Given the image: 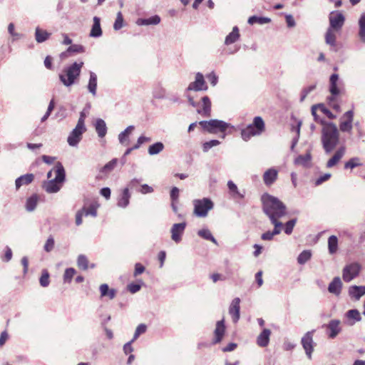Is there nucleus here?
Here are the masks:
<instances>
[{"label": "nucleus", "mask_w": 365, "mask_h": 365, "mask_svg": "<svg viewBox=\"0 0 365 365\" xmlns=\"http://www.w3.org/2000/svg\"><path fill=\"white\" fill-rule=\"evenodd\" d=\"M83 64V61H76L68 65L63 69L58 77L64 86L71 87L76 83L79 79Z\"/></svg>", "instance_id": "nucleus-3"}, {"label": "nucleus", "mask_w": 365, "mask_h": 365, "mask_svg": "<svg viewBox=\"0 0 365 365\" xmlns=\"http://www.w3.org/2000/svg\"><path fill=\"white\" fill-rule=\"evenodd\" d=\"M51 36L46 30L40 29L38 26L35 30V39L38 43H43L46 41Z\"/></svg>", "instance_id": "nucleus-33"}, {"label": "nucleus", "mask_w": 365, "mask_h": 365, "mask_svg": "<svg viewBox=\"0 0 365 365\" xmlns=\"http://www.w3.org/2000/svg\"><path fill=\"white\" fill-rule=\"evenodd\" d=\"M342 288V282L339 277H335L328 286V291L336 295L339 296L341 293Z\"/></svg>", "instance_id": "nucleus-19"}, {"label": "nucleus", "mask_w": 365, "mask_h": 365, "mask_svg": "<svg viewBox=\"0 0 365 365\" xmlns=\"http://www.w3.org/2000/svg\"><path fill=\"white\" fill-rule=\"evenodd\" d=\"M202 108L197 109V113L203 116L208 117L211 113V101L208 96L202 98Z\"/></svg>", "instance_id": "nucleus-24"}, {"label": "nucleus", "mask_w": 365, "mask_h": 365, "mask_svg": "<svg viewBox=\"0 0 365 365\" xmlns=\"http://www.w3.org/2000/svg\"><path fill=\"white\" fill-rule=\"evenodd\" d=\"M34 180V175L32 173H28L19 177L15 181L16 189L19 190L23 185H29Z\"/></svg>", "instance_id": "nucleus-23"}, {"label": "nucleus", "mask_w": 365, "mask_h": 365, "mask_svg": "<svg viewBox=\"0 0 365 365\" xmlns=\"http://www.w3.org/2000/svg\"><path fill=\"white\" fill-rule=\"evenodd\" d=\"M225 331V327L224 323V319L220 320L216 324V327L215 329V339L214 343L217 344L222 341L224 334Z\"/></svg>", "instance_id": "nucleus-22"}, {"label": "nucleus", "mask_w": 365, "mask_h": 365, "mask_svg": "<svg viewBox=\"0 0 365 365\" xmlns=\"http://www.w3.org/2000/svg\"><path fill=\"white\" fill-rule=\"evenodd\" d=\"M322 327L327 328V334L329 339H332L342 331L341 321L339 319H331L327 324L322 325Z\"/></svg>", "instance_id": "nucleus-12"}, {"label": "nucleus", "mask_w": 365, "mask_h": 365, "mask_svg": "<svg viewBox=\"0 0 365 365\" xmlns=\"http://www.w3.org/2000/svg\"><path fill=\"white\" fill-rule=\"evenodd\" d=\"M359 32L358 36L360 41L365 43V14L361 15L359 21Z\"/></svg>", "instance_id": "nucleus-35"}, {"label": "nucleus", "mask_w": 365, "mask_h": 365, "mask_svg": "<svg viewBox=\"0 0 365 365\" xmlns=\"http://www.w3.org/2000/svg\"><path fill=\"white\" fill-rule=\"evenodd\" d=\"M334 29H328L325 34V41L327 44L334 46L336 45V35Z\"/></svg>", "instance_id": "nucleus-41"}, {"label": "nucleus", "mask_w": 365, "mask_h": 365, "mask_svg": "<svg viewBox=\"0 0 365 365\" xmlns=\"http://www.w3.org/2000/svg\"><path fill=\"white\" fill-rule=\"evenodd\" d=\"M240 299L239 297L235 298L229 308V313L232 316L234 323L238 322L240 319Z\"/></svg>", "instance_id": "nucleus-17"}, {"label": "nucleus", "mask_w": 365, "mask_h": 365, "mask_svg": "<svg viewBox=\"0 0 365 365\" xmlns=\"http://www.w3.org/2000/svg\"><path fill=\"white\" fill-rule=\"evenodd\" d=\"M86 131V127H82L80 125H76V127L73 129V130L70 133L67 138V142L68 145L72 147L77 146L82 139L83 134Z\"/></svg>", "instance_id": "nucleus-11"}, {"label": "nucleus", "mask_w": 365, "mask_h": 365, "mask_svg": "<svg viewBox=\"0 0 365 365\" xmlns=\"http://www.w3.org/2000/svg\"><path fill=\"white\" fill-rule=\"evenodd\" d=\"M240 32L237 26H234L232 31L226 36L225 40V45H230L235 43L240 38Z\"/></svg>", "instance_id": "nucleus-31"}, {"label": "nucleus", "mask_w": 365, "mask_h": 365, "mask_svg": "<svg viewBox=\"0 0 365 365\" xmlns=\"http://www.w3.org/2000/svg\"><path fill=\"white\" fill-rule=\"evenodd\" d=\"M194 214L199 217H205L210 210L213 208V202L209 198L193 200Z\"/></svg>", "instance_id": "nucleus-7"}, {"label": "nucleus", "mask_w": 365, "mask_h": 365, "mask_svg": "<svg viewBox=\"0 0 365 365\" xmlns=\"http://www.w3.org/2000/svg\"><path fill=\"white\" fill-rule=\"evenodd\" d=\"M139 192L142 194L151 193L153 192V188L147 184H143L141 185Z\"/></svg>", "instance_id": "nucleus-63"}, {"label": "nucleus", "mask_w": 365, "mask_h": 365, "mask_svg": "<svg viewBox=\"0 0 365 365\" xmlns=\"http://www.w3.org/2000/svg\"><path fill=\"white\" fill-rule=\"evenodd\" d=\"M54 245H55L54 239L52 236H50L47 239V240L44 245L43 249L46 252H50L54 248Z\"/></svg>", "instance_id": "nucleus-54"}, {"label": "nucleus", "mask_w": 365, "mask_h": 365, "mask_svg": "<svg viewBox=\"0 0 365 365\" xmlns=\"http://www.w3.org/2000/svg\"><path fill=\"white\" fill-rule=\"evenodd\" d=\"M279 220V219L270 220L271 223L274 227V230L272 231L274 235L280 234L283 227V224Z\"/></svg>", "instance_id": "nucleus-46"}, {"label": "nucleus", "mask_w": 365, "mask_h": 365, "mask_svg": "<svg viewBox=\"0 0 365 365\" xmlns=\"http://www.w3.org/2000/svg\"><path fill=\"white\" fill-rule=\"evenodd\" d=\"M318 108L320 110L325 114L329 119L333 120L336 118L328 108H327L323 104H318Z\"/></svg>", "instance_id": "nucleus-56"}, {"label": "nucleus", "mask_w": 365, "mask_h": 365, "mask_svg": "<svg viewBox=\"0 0 365 365\" xmlns=\"http://www.w3.org/2000/svg\"><path fill=\"white\" fill-rule=\"evenodd\" d=\"M262 210L269 220L280 219L287 212L286 205L277 197L264 193L261 197Z\"/></svg>", "instance_id": "nucleus-1"}, {"label": "nucleus", "mask_w": 365, "mask_h": 365, "mask_svg": "<svg viewBox=\"0 0 365 365\" xmlns=\"http://www.w3.org/2000/svg\"><path fill=\"white\" fill-rule=\"evenodd\" d=\"M346 153V148L344 146H341L339 148L333 156L327 161V168H331L335 166L340 160L344 157Z\"/></svg>", "instance_id": "nucleus-16"}, {"label": "nucleus", "mask_w": 365, "mask_h": 365, "mask_svg": "<svg viewBox=\"0 0 365 365\" xmlns=\"http://www.w3.org/2000/svg\"><path fill=\"white\" fill-rule=\"evenodd\" d=\"M76 274V270L73 268H67L65 270L63 274V281L64 282L70 283L71 282L72 278Z\"/></svg>", "instance_id": "nucleus-47"}, {"label": "nucleus", "mask_w": 365, "mask_h": 365, "mask_svg": "<svg viewBox=\"0 0 365 365\" xmlns=\"http://www.w3.org/2000/svg\"><path fill=\"white\" fill-rule=\"evenodd\" d=\"M361 265L358 262H351L346 264L342 270V278L344 282H349L359 276Z\"/></svg>", "instance_id": "nucleus-8"}, {"label": "nucleus", "mask_w": 365, "mask_h": 365, "mask_svg": "<svg viewBox=\"0 0 365 365\" xmlns=\"http://www.w3.org/2000/svg\"><path fill=\"white\" fill-rule=\"evenodd\" d=\"M361 165V163H360V159L359 158H352L350 160H349L347 162L344 164V168L345 169H353L358 166Z\"/></svg>", "instance_id": "nucleus-44"}, {"label": "nucleus", "mask_w": 365, "mask_h": 365, "mask_svg": "<svg viewBox=\"0 0 365 365\" xmlns=\"http://www.w3.org/2000/svg\"><path fill=\"white\" fill-rule=\"evenodd\" d=\"M314 332L315 329L307 331L304 334L301 339L302 346L304 349L307 356L309 359H312V354L314 351V348L316 344L313 340Z\"/></svg>", "instance_id": "nucleus-9"}, {"label": "nucleus", "mask_w": 365, "mask_h": 365, "mask_svg": "<svg viewBox=\"0 0 365 365\" xmlns=\"http://www.w3.org/2000/svg\"><path fill=\"white\" fill-rule=\"evenodd\" d=\"M329 28L336 31L341 29L344 23V16L340 12L332 11L329 15Z\"/></svg>", "instance_id": "nucleus-14"}, {"label": "nucleus", "mask_w": 365, "mask_h": 365, "mask_svg": "<svg viewBox=\"0 0 365 365\" xmlns=\"http://www.w3.org/2000/svg\"><path fill=\"white\" fill-rule=\"evenodd\" d=\"M249 24H258L260 25L266 24L271 22V19L264 16H252L247 21Z\"/></svg>", "instance_id": "nucleus-37"}, {"label": "nucleus", "mask_w": 365, "mask_h": 365, "mask_svg": "<svg viewBox=\"0 0 365 365\" xmlns=\"http://www.w3.org/2000/svg\"><path fill=\"white\" fill-rule=\"evenodd\" d=\"M278 172L274 168H269L263 175V180L266 185H272L277 178Z\"/></svg>", "instance_id": "nucleus-21"}, {"label": "nucleus", "mask_w": 365, "mask_h": 365, "mask_svg": "<svg viewBox=\"0 0 365 365\" xmlns=\"http://www.w3.org/2000/svg\"><path fill=\"white\" fill-rule=\"evenodd\" d=\"M297 222V219H292L287 222L284 225V232L287 235L292 234L294 227L295 226Z\"/></svg>", "instance_id": "nucleus-49"}, {"label": "nucleus", "mask_w": 365, "mask_h": 365, "mask_svg": "<svg viewBox=\"0 0 365 365\" xmlns=\"http://www.w3.org/2000/svg\"><path fill=\"white\" fill-rule=\"evenodd\" d=\"M160 22V17L158 15L147 19H138L136 24L138 26L157 25Z\"/></svg>", "instance_id": "nucleus-30"}, {"label": "nucleus", "mask_w": 365, "mask_h": 365, "mask_svg": "<svg viewBox=\"0 0 365 365\" xmlns=\"http://www.w3.org/2000/svg\"><path fill=\"white\" fill-rule=\"evenodd\" d=\"M220 144V142L217 140H211L205 142L202 145V149L204 152H207L212 147L217 146Z\"/></svg>", "instance_id": "nucleus-51"}, {"label": "nucleus", "mask_w": 365, "mask_h": 365, "mask_svg": "<svg viewBox=\"0 0 365 365\" xmlns=\"http://www.w3.org/2000/svg\"><path fill=\"white\" fill-rule=\"evenodd\" d=\"M207 79L210 82L211 85L215 86L217 85L218 81V77L214 71L211 72L207 76Z\"/></svg>", "instance_id": "nucleus-60"}, {"label": "nucleus", "mask_w": 365, "mask_h": 365, "mask_svg": "<svg viewBox=\"0 0 365 365\" xmlns=\"http://www.w3.org/2000/svg\"><path fill=\"white\" fill-rule=\"evenodd\" d=\"M264 130L265 125L262 118L256 116L254 118L252 123L242 130L241 137L245 141H247L253 136L260 135Z\"/></svg>", "instance_id": "nucleus-5"}, {"label": "nucleus", "mask_w": 365, "mask_h": 365, "mask_svg": "<svg viewBox=\"0 0 365 365\" xmlns=\"http://www.w3.org/2000/svg\"><path fill=\"white\" fill-rule=\"evenodd\" d=\"M94 126L99 138H103L106 136L107 133V126L106 122L103 119H97Z\"/></svg>", "instance_id": "nucleus-29"}, {"label": "nucleus", "mask_w": 365, "mask_h": 365, "mask_svg": "<svg viewBox=\"0 0 365 365\" xmlns=\"http://www.w3.org/2000/svg\"><path fill=\"white\" fill-rule=\"evenodd\" d=\"M271 331L269 329H264L257 338V344L260 347H266L269 342Z\"/></svg>", "instance_id": "nucleus-20"}, {"label": "nucleus", "mask_w": 365, "mask_h": 365, "mask_svg": "<svg viewBox=\"0 0 365 365\" xmlns=\"http://www.w3.org/2000/svg\"><path fill=\"white\" fill-rule=\"evenodd\" d=\"M329 91L331 93L332 96L329 98L330 101H333L334 100V96L339 94V89L337 87V84H330Z\"/></svg>", "instance_id": "nucleus-57"}, {"label": "nucleus", "mask_w": 365, "mask_h": 365, "mask_svg": "<svg viewBox=\"0 0 365 365\" xmlns=\"http://www.w3.org/2000/svg\"><path fill=\"white\" fill-rule=\"evenodd\" d=\"M338 249V239L336 236L331 235L328 239V250L331 255L336 252Z\"/></svg>", "instance_id": "nucleus-38"}, {"label": "nucleus", "mask_w": 365, "mask_h": 365, "mask_svg": "<svg viewBox=\"0 0 365 365\" xmlns=\"http://www.w3.org/2000/svg\"><path fill=\"white\" fill-rule=\"evenodd\" d=\"M83 209H84V214H83L84 216H88V215H91L93 217L97 216V210H96V208L93 205H91L88 208L83 207Z\"/></svg>", "instance_id": "nucleus-59"}, {"label": "nucleus", "mask_w": 365, "mask_h": 365, "mask_svg": "<svg viewBox=\"0 0 365 365\" xmlns=\"http://www.w3.org/2000/svg\"><path fill=\"white\" fill-rule=\"evenodd\" d=\"M102 36V29L101 27V19L98 16L93 17V24L92 26L90 36L98 38Z\"/></svg>", "instance_id": "nucleus-27"}, {"label": "nucleus", "mask_w": 365, "mask_h": 365, "mask_svg": "<svg viewBox=\"0 0 365 365\" xmlns=\"http://www.w3.org/2000/svg\"><path fill=\"white\" fill-rule=\"evenodd\" d=\"M312 160V155L309 151L305 155H299L294 159V164L304 168L309 166Z\"/></svg>", "instance_id": "nucleus-26"}, {"label": "nucleus", "mask_w": 365, "mask_h": 365, "mask_svg": "<svg viewBox=\"0 0 365 365\" xmlns=\"http://www.w3.org/2000/svg\"><path fill=\"white\" fill-rule=\"evenodd\" d=\"M331 175L330 173H324V175L319 176L316 180H315V185L319 186L321 184H322L324 182L328 180L331 178Z\"/></svg>", "instance_id": "nucleus-58"}, {"label": "nucleus", "mask_w": 365, "mask_h": 365, "mask_svg": "<svg viewBox=\"0 0 365 365\" xmlns=\"http://www.w3.org/2000/svg\"><path fill=\"white\" fill-rule=\"evenodd\" d=\"M130 198V194L128 187H125L118 200V206L122 208L126 207L129 205Z\"/></svg>", "instance_id": "nucleus-28"}, {"label": "nucleus", "mask_w": 365, "mask_h": 365, "mask_svg": "<svg viewBox=\"0 0 365 365\" xmlns=\"http://www.w3.org/2000/svg\"><path fill=\"white\" fill-rule=\"evenodd\" d=\"M349 294L351 297L359 300L363 295L365 294V286L354 285L349 287Z\"/></svg>", "instance_id": "nucleus-25"}, {"label": "nucleus", "mask_w": 365, "mask_h": 365, "mask_svg": "<svg viewBox=\"0 0 365 365\" xmlns=\"http://www.w3.org/2000/svg\"><path fill=\"white\" fill-rule=\"evenodd\" d=\"M67 52L81 53L85 52V48L82 45L73 44L67 48Z\"/></svg>", "instance_id": "nucleus-53"}, {"label": "nucleus", "mask_w": 365, "mask_h": 365, "mask_svg": "<svg viewBox=\"0 0 365 365\" xmlns=\"http://www.w3.org/2000/svg\"><path fill=\"white\" fill-rule=\"evenodd\" d=\"M135 127L133 125L128 126L123 131L119 133L118 140L120 144L127 145L128 135L133 131Z\"/></svg>", "instance_id": "nucleus-36"}, {"label": "nucleus", "mask_w": 365, "mask_h": 365, "mask_svg": "<svg viewBox=\"0 0 365 365\" xmlns=\"http://www.w3.org/2000/svg\"><path fill=\"white\" fill-rule=\"evenodd\" d=\"M101 297H108L110 299L115 298L116 295V291L114 289H109L107 284H102L100 287Z\"/></svg>", "instance_id": "nucleus-32"}, {"label": "nucleus", "mask_w": 365, "mask_h": 365, "mask_svg": "<svg viewBox=\"0 0 365 365\" xmlns=\"http://www.w3.org/2000/svg\"><path fill=\"white\" fill-rule=\"evenodd\" d=\"M97 86H98V76L96 73L93 71H90L89 73V80L87 85L88 91L92 95V96L96 97L97 95Z\"/></svg>", "instance_id": "nucleus-18"}, {"label": "nucleus", "mask_w": 365, "mask_h": 365, "mask_svg": "<svg viewBox=\"0 0 365 365\" xmlns=\"http://www.w3.org/2000/svg\"><path fill=\"white\" fill-rule=\"evenodd\" d=\"M197 235L200 237H202L205 240H210L212 242H213L214 244L217 245V240H215V238L213 237L211 232L208 229L205 228V229L200 230L197 232Z\"/></svg>", "instance_id": "nucleus-39"}, {"label": "nucleus", "mask_w": 365, "mask_h": 365, "mask_svg": "<svg viewBox=\"0 0 365 365\" xmlns=\"http://www.w3.org/2000/svg\"><path fill=\"white\" fill-rule=\"evenodd\" d=\"M38 196L36 194H33L31 196L27 198L25 207L28 212L34 211L38 204Z\"/></svg>", "instance_id": "nucleus-34"}, {"label": "nucleus", "mask_w": 365, "mask_h": 365, "mask_svg": "<svg viewBox=\"0 0 365 365\" xmlns=\"http://www.w3.org/2000/svg\"><path fill=\"white\" fill-rule=\"evenodd\" d=\"M346 317L348 319H354V322H359L361 317L359 312L357 309H350L346 313Z\"/></svg>", "instance_id": "nucleus-45"}, {"label": "nucleus", "mask_w": 365, "mask_h": 365, "mask_svg": "<svg viewBox=\"0 0 365 365\" xmlns=\"http://www.w3.org/2000/svg\"><path fill=\"white\" fill-rule=\"evenodd\" d=\"M342 118H346L345 120H341L339 124V129L341 132L351 133L353 128L354 112L350 110L346 111L342 116Z\"/></svg>", "instance_id": "nucleus-15"}, {"label": "nucleus", "mask_w": 365, "mask_h": 365, "mask_svg": "<svg viewBox=\"0 0 365 365\" xmlns=\"http://www.w3.org/2000/svg\"><path fill=\"white\" fill-rule=\"evenodd\" d=\"M39 282L41 286L46 287L49 284V274L46 270H44L40 277Z\"/></svg>", "instance_id": "nucleus-50"}, {"label": "nucleus", "mask_w": 365, "mask_h": 365, "mask_svg": "<svg viewBox=\"0 0 365 365\" xmlns=\"http://www.w3.org/2000/svg\"><path fill=\"white\" fill-rule=\"evenodd\" d=\"M164 149V145L161 142H157L149 146L148 152L150 155H155L160 153Z\"/></svg>", "instance_id": "nucleus-40"}, {"label": "nucleus", "mask_w": 365, "mask_h": 365, "mask_svg": "<svg viewBox=\"0 0 365 365\" xmlns=\"http://www.w3.org/2000/svg\"><path fill=\"white\" fill-rule=\"evenodd\" d=\"M199 124L203 130L212 134H215L217 132L224 133L230 126L229 123L217 119L202 120L199 122Z\"/></svg>", "instance_id": "nucleus-6"}, {"label": "nucleus", "mask_w": 365, "mask_h": 365, "mask_svg": "<svg viewBox=\"0 0 365 365\" xmlns=\"http://www.w3.org/2000/svg\"><path fill=\"white\" fill-rule=\"evenodd\" d=\"M208 89V86L205 81L202 73L197 72L195 74V81L191 82L187 88L186 92L188 91H205Z\"/></svg>", "instance_id": "nucleus-10"}, {"label": "nucleus", "mask_w": 365, "mask_h": 365, "mask_svg": "<svg viewBox=\"0 0 365 365\" xmlns=\"http://www.w3.org/2000/svg\"><path fill=\"white\" fill-rule=\"evenodd\" d=\"M140 288L141 286L140 284L135 283H131L128 285V290L132 294L138 292L140 289Z\"/></svg>", "instance_id": "nucleus-62"}, {"label": "nucleus", "mask_w": 365, "mask_h": 365, "mask_svg": "<svg viewBox=\"0 0 365 365\" xmlns=\"http://www.w3.org/2000/svg\"><path fill=\"white\" fill-rule=\"evenodd\" d=\"M123 26V17L120 11L118 12L115 21L113 24V29L115 31L120 29Z\"/></svg>", "instance_id": "nucleus-48"}, {"label": "nucleus", "mask_w": 365, "mask_h": 365, "mask_svg": "<svg viewBox=\"0 0 365 365\" xmlns=\"http://www.w3.org/2000/svg\"><path fill=\"white\" fill-rule=\"evenodd\" d=\"M56 176L53 179L46 181L43 184V188L48 193H55L60 190L61 183L64 182L66 178V173L61 163L58 162L54 167Z\"/></svg>", "instance_id": "nucleus-4"}, {"label": "nucleus", "mask_w": 365, "mask_h": 365, "mask_svg": "<svg viewBox=\"0 0 365 365\" xmlns=\"http://www.w3.org/2000/svg\"><path fill=\"white\" fill-rule=\"evenodd\" d=\"M322 129V144L326 154L331 153L339 143V133L336 125L331 122L320 120Z\"/></svg>", "instance_id": "nucleus-2"}, {"label": "nucleus", "mask_w": 365, "mask_h": 365, "mask_svg": "<svg viewBox=\"0 0 365 365\" xmlns=\"http://www.w3.org/2000/svg\"><path fill=\"white\" fill-rule=\"evenodd\" d=\"M117 162H118V160L116 158L111 160L110 162L106 163L103 167L102 172H105V173L110 172L116 166Z\"/></svg>", "instance_id": "nucleus-52"}, {"label": "nucleus", "mask_w": 365, "mask_h": 365, "mask_svg": "<svg viewBox=\"0 0 365 365\" xmlns=\"http://www.w3.org/2000/svg\"><path fill=\"white\" fill-rule=\"evenodd\" d=\"M312 257V252L309 250H304L297 257V262L299 264H304Z\"/></svg>", "instance_id": "nucleus-42"}, {"label": "nucleus", "mask_w": 365, "mask_h": 365, "mask_svg": "<svg viewBox=\"0 0 365 365\" xmlns=\"http://www.w3.org/2000/svg\"><path fill=\"white\" fill-rule=\"evenodd\" d=\"M146 329L147 327L144 324H139L135 329L133 339L136 340L140 334L146 331Z\"/></svg>", "instance_id": "nucleus-55"}, {"label": "nucleus", "mask_w": 365, "mask_h": 365, "mask_svg": "<svg viewBox=\"0 0 365 365\" xmlns=\"http://www.w3.org/2000/svg\"><path fill=\"white\" fill-rule=\"evenodd\" d=\"M186 226L187 223L185 222L173 225L170 229L171 239L175 243L178 244L181 242Z\"/></svg>", "instance_id": "nucleus-13"}, {"label": "nucleus", "mask_w": 365, "mask_h": 365, "mask_svg": "<svg viewBox=\"0 0 365 365\" xmlns=\"http://www.w3.org/2000/svg\"><path fill=\"white\" fill-rule=\"evenodd\" d=\"M78 267L83 270H86L88 268V260L86 255H80L77 259Z\"/></svg>", "instance_id": "nucleus-43"}, {"label": "nucleus", "mask_w": 365, "mask_h": 365, "mask_svg": "<svg viewBox=\"0 0 365 365\" xmlns=\"http://www.w3.org/2000/svg\"><path fill=\"white\" fill-rule=\"evenodd\" d=\"M84 209H81L78 210L76 214V224L77 226H79L82 224V217L84 216Z\"/></svg>", "instance_id": "nucleus-61"}, {"label": "nucleus", "mask_w": 365, "mask_h": 365, "mask_svg": "<svg viewBox=\"0 0 365 365\" xmlns=\"http://www.w3.org/2000/svg\"><path fill=\"white\" fill-rule=\"evenodd\" d=\"M145 271V267L140 263H136L135 264V271H134V277H136L140 274H142Z\"/></svg>", "instance_id": "nucleus-64"}]
</instances>
